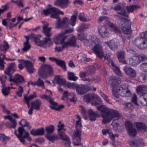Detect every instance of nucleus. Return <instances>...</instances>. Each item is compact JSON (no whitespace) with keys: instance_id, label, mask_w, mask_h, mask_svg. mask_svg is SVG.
<instances>
[{"instance_id":"f8f14e48","label":"nucleus","mask_w":147,"mask_h":147,"mask_svg":"<svg viewBox=\"0 0 147 147\" xmlns=\"http://www.w3.org/2000/svg\"><path fill=\"white\" fill-rule=\"evenodd\" d=\"M137 91L138 94L140 95V96H143L144 100L146 102L147 105V99L144 97L146 94L147 92L146 86L144 85H140L137 87Z\"/></svg>"},{"instance_id":"69168bd1","label":"nucleus","mask_w":147,"mask_h":147,"mask_svg":"<svg viewBox=\"0 0 147 147\" xmlns=\"http://www.w3.org/2000/svg\"><path fill=\"white\" fill-rule=\"evenodd\" d=\"M117 120H114L112 122V125L113 128H116L117 129L119 126V123L115 122V121Z\"/></svg>"},{"instance_id":"7c9ffc66","label":"nucleus","mask_w":147,"mask_h":147,"mask_svg":"<svg viewBox=\"0 0 147 147\" xmlns=\"http://www.w3.org/2000/svg\"><path fill=\"white\" fill-rule=\"evenodd\" d=\"M82 129L81 127H77V126L76 127V129L75 131V133L73 134V135L79 139V140L80 141H81V135L82 132Z\"/></svg>"},{"instance_id":"72a5a7b5","label":"nucleus","mask_w":147,"mask_h":147,"mask_svg":"<svg viewBox=\"0 0 147 147\" xmlns=\"http://www.w3.org/2000/svg\"><path fill=\"white\" fill-rule=\"evenodd\" d=\"M67 75L68 79L69 80L75 81L78 78L77 77L75 76V74L73 72H68L67 73Z\"/></svg>"},{"instance_id":"f3484780","label":"nucleus","mask_w":147,"mask_h":147,"mask_svg":"<svg viewBox=\"0 0 147 147\" xmlns=\"http://www.w3.org/2000/svg\"><path fill=\"white\" fill-rule=\"evenodd\" d=\"M69 3V0H56L54 3V5L62 8H65L68 6Z\"/></svg>"},{"instance_id":"4d7b16f0","label":"nucleus","mask_w":147,"mask_h":147,"mask_svg":"<svg viewBox=\"0 0 147 147\" xmlns=\"http://www.w3.org/2000/svg\"><path fill=\"white\" fill-rule=\"evenodd\" d=\"M140 36H141L140 38H142L144 40H147V31L145 32H143L141 33Z\"/></svg>"},{"instance_id":"6e6d98bb","label":"nucleus","mask_w":147,"mask_h":147,"mask_svg":"<svg viewBox=\"0 0 147 147\" xmlns=\"http://www.w3.org/2000/svg\"><path fill=\"white\" fill-rule=\"evenodd\" d=\"M36 129L37 136H41L44 134L45 131L43 127Z\"/></svg>"},{"instance_id":"4c0bfd02","label":"nucleus","mask_w":147,"mask_h":147,"mask_svg":"<svg viewBox=\"0 0 147 147\" xmlns=\"http://www.w3.org/2000/svg\"><path fill=\"white\" fill-rule=\"evenodd\" d=\"M56 9L55 7H51L46 9H44L43 10V13L45 16H47L50 13H52L53 12H54Z\"/></svg>"},{"instance_id":"a211bd4d","label":"nucleus","mask_w":147,"mask_h":147,"mask_svg":"<svg viewBox=\"0 0 147 147\" xmlns=\"http://www.w3.org/2000/svg\"><path fill=\"white\" fill-rule=\"evenodd\" d=\"M15 134L20 141L23 144H24L25 143V139H26L29 142L32 140V138L30 136V135L28 132H26V134L22 137H21L19 134H18L16 131H15Z\"/></svg>"},{"instance_id":"393cba45","label":"nucleus","mask_w":147,"mask_h":147,"mask_svg":"<svg viewBox=\"0 0 147 147\" xmlns=\"http://www.w3.org/2000/svg\"><path fill=\"white\" fill-rule=\"evenodd\" d=\"M129 64L130 65L136 66L139 64V61L138 60L137 56L132 57L129 59Z\"/></svg>"},{"instance_id":"a878e982","label":"nucleus","mask_w":147,"mask_h":147,"mask_svg":"<svg viewBox=\"0 0 147 147\" xmlns=\"http://www.w3.org/2000/svg\"><path fill=\"white\" fill-rule=\"evenodd\" d=\"M4 59H7L5 55L0 53V69L3 70L5 67V64H6L4 61Z\"/></svg>"},{"instance_id":"f257e3e1","label":"nucleus","mask_w":147,"mask_h":147,"mask_svg":"<svg viewBox=\"0 0 147 147\" xmlns=\"http://www.w3.org/2000/svg\"><path fill=\"white\" fill-rule=\"evenodd\" d=\"M85 42L89 46L94 45V47L92 49L94 53L100 58L102 59L103 57L105 60H107L109 63L110 62L111 59H110V56L107 55H104L102 46L98 43V39L96 36H93L91 39L86 40Z\"/></svg>"},{"instance_id":"a19ab883","label":"nucleus","mask_w":147,"mask_h":147,"mask_svg":"<svg viewBox=\"0 0 147 147\" xmlns=\"http://www.w3.org/2000/svg\"><path fill=\"white\" fill-rule=\"evenodd\" d=\"M11 20H7V19H4L2 21V25L5 26H12L13 22L11 21Z\"/></svg>"},{"instance_id":"aec40b11","label":"nucleus","mask_w":147,"mask_h":147,"mask_svg":"<svg viewBox=\"0 0 147 147\" xmlns=\"http://www.w3.org/2000/svg\"><path fill=\"white\" fill-rule=\"evenodd\" d=\"M123 69L125 73L128 75L133 78L136 76V71L132 68L125 66L124 67Z\"/></svg>"},{"instance_id":"c9c22d12","label":"nucleus","mask_w":147,"mask_h":147,"mask_svg":"<svg viewBox=\"0 0 147 147\" xmlns=\"http://www.w3.org/2000/svg\"><path fill=\"white\" fill-rule=\"evenodd\" d=\"M121 96L122 97H129L131 95V93L130 91L129 90H123L121 88Z\"/></svg>"},{"instance_id":"58836bf2","label":"nucleus","mask_w":147,"mask_h":147,"mask_svg":"<svg viewBox=\"0 0 147 147\" xmlns=\"http://www.w3.org/2000/svg\"><path fill=\"white\" fill-rule=\"evenodd\" d=\"M139 7V6L136 5H131L126 7L127 9L129 12H132Z\"/></svg>"},{"instance_id":"09e8293b","label":"nucleus","mask_w":147,"mask_h":147,"mask_svg":"<svg viewBox=\"0 0 147 147\" xmlns=\"http://www.w3.org/2000/svg\"><path fill=\"white\" fill-rule=\"evenodd\" d=\"M18 131L19 135L21 137H22L23 136H22L24 133H25V134L26 132H28L26 131V130L24 129V127L22 126L19 127L18 129Z\"/></svg>"},{"instance_id":"13d9d810","label":"nucleus","mask_w":147,"mask_h":147,"mask_svg":"<svg viewBox=\"0 0 147 147\" xmlns=\"http://www.w3.org/2000/svg\"><path fill=\"white\" fill-rule=\"evenodd\" d=\"M140 68L144 71L147 72V63H142L140 66Z\"/></svg>"},{"instance_id":"774afa93","label":"nucleus","mask_w":147,"mask_h":147,"mask_svg":"<svg viewBox=\"0 0 147 147\" xmlns=\"http://www.w3.org/2000/svg\"><path fill=\"white\" fill-rule=\"evenodd\" d=\"M72 94L73 97L72 98H70L69 99L70 101L71 102H76L77 101V99L76 97L75 94L74 93H72Z\"/></svg>"},{"instance_id":"9b49d317","label":"nucleus","mask_w":147,"mask_h":147,"mask_svg":"<svg viewBox=\"0 0 147 147\" xmlns=\"http://www.w3.org/2000/svg\"><path fill=\"white\" fill-rule=\"evenodd\" d=\"M134 44L141 49H144L147 48V40H144L140 37L136 38Z\"/></svg>"},{"instance_id":"7ed1b4c3","label":"nucleus","mask_w":147,"mask_h":147,"mask_svg":"<svg viewBox=\"0 0 147 147\" xmlns=\"http://www.w3.org/2000/svg\"><path fill=\"white\" fill-rule=\"evenodd\" d=\"M15 65L14 63L9 64L4 73L9 76V80L10 82H13L17 86H19L25 82V80L23 76L18 74H16L13 78H12V75L15 71Z\"/></svg>"},{"instance_id":"39448f33","label":"nucleus","mask_w":147,"mask_h":147,"mask_svg":"<svg viewBox=\"0 0 147 147\" xmlns=\"http://www.w3.org/2000/svg\"><path fill=\"white\" fill-rule=\"evenodd\" d=\"M67 37L63 34H58L54 38L53 40L56 44L60 43L61 45L63 48L69 47H76L77 38L75 36L70 37L67 41L65 42L64 40Z\"/></svg>"},{"instance_id":"6e6552de","label":"nucleus","mask_w":147,"mask_h":147,"mask_svg":"<svg viewBox=\"0 0 147 147\" xmlns=\"http://www.w3.org/2000/svg\"><path fill=\"white\" fill-rule=\"evenodd\" d=\"M57 126L58 127L57 130L59 138L65 142V145L67 147H71L70 146L71 142L69 138L61 131L62 129L65 130V129L63 128L64 126V124H58Z\"/></svg>"},{"instance_id":"20e7f679","label":"nucleus","mask_w":147,"mask_h":147,"mask_svg":"<svg viewBox=\"0 0 147 147\" xmlns=\"http://www.w3.org/2000/svg\"><path fill=\"white\" fill-rule=\"evenodd\" d=\"M51 14L50 16L51 18L57 19V22L56 23V28H57L65 27L67 23L73 26H74L76 24L77 18L76 16L75 15H73L71 17L70 20L65 17L63 18L62 21H61L60 18H59L57 12H53Z\"/></svg>"},{"instance_id":"2eb2a0df","label":"nucleus","mask_w":147,"mask_h":147,"mask_svg":"<svg viewBox=\"0 0 147 147\" xmlns=\"http://www.w3.org/2000/svg\"><path fill=\"white\" fill-rule=\"evenodd\" d=\"M98 32L101 36L103 37H107L109 33L107 28L105 26H100L98 27Z\"/></svg>"},{"instance_id":"680f3d73","label":"nucleus","mask_w":147,"mask_h":147,"mask_svg":"<svg viewBox=\"0 0 147 147\" xmlns=\"http://www.w3.org/2000/svg\"><path fill=\"white\" fill-rule=\"evenodd\" d=\"M137 98L136 96V95H134L132 97L131 100L132 102L133 103H134L135 105H138Z\"/></svg>"},{"instance_id":"f704fd0d","label":"nucleus","mask_w":147,"mask_h":147,"mask_svg":"<svg viewBox=\"0 0 147 147\" xmlns=\"http://www.w3.org/2000/svg\"><path fill=\"white\" fill-rule=\"evenodd\" d=\"M47 40H45V38L42 40H40L38 38L34 40L35 44L38 46H42L43 45H45Z\"/></svg>"},{"instance_id":"c756f323","label":"nucleus","mask_w":147,"mask_h":147,"mask_svg":"<svg viewBox=\"0 0 147 147\" xmlns=\"http://www.w3.org/2000/svg\"><path fill=\"white\" fill-rule=\"evenodd\" d=\"M78 17L79 20L83 22H87L90 21L91 19L87 17V16L85 15V14L83 13H80Z\"/></svg>"},{"instance_id":"3c124183","label":"nucleus","mask_w":147,"mask_h":147,"mask_svg":"<svg viewBox=\"0 0 147 147\" xmlns=\"http://www.w3.org/2000/svg\"><path fill=\"white\" fill-rule=\"evenodd\" d=\"M107 44L110 49L113 50L116 47L115 43L113 40H111L107 42Z\"/></svg>"},{"instance_id":"052dcab7","label":"nucleus","mask_w":147,"mask_h":147,"mask_svg":"<svg viewBox=\"0 0 147 147\" xmlns=\"http://www.w3.org/2000/svg\"><path fill=\"white\" fill-rule=\"evenodd\" d=\"M87 75V72L86 71H81L80 72L79 76L82 79L86 78Z\"/></svg>"},{"instance_id":"0e129e2a","label":"nucleus","mask_w":147,"mask_h":147,"mask_svg":"<svg viewBox=\"0 0 147 147\" xmlns=\"http://www.w3.org/2000/svg\"><path fill=\"white\" fill-rule=\"evenodd\" d=\"M74 31L73 28H70L68 30H65L64 32H61L59 34H63L65 35V34L67 33H70L73 32Z\"/></svg>"},{"instance_id":"b1692460","label":"nucleus","mask_w":147,"mask_h":147,"mask_svg":"<svg viewBox=\"0 0 147 147\" xmlns=\"http://www.w3.org/2000/svg\"><path fill=\"white\" fill-rule=\"evenodd\" d=\"M49 26L48 23H47L46 24H44L42 26V29L44 33L47 37H49L51 36V34L50 33L51 28H48Z\"/></svg>"},{"instance_id":"0eeeda50","label":"nucleus","mask_w":147,"mask_h":147,"mask_svg":"<svg viewBox=\"0 0 147 147\" xmlns=\"http://www.w3.org/2000/svg\"><path fill=\"white\" fill-rule=\"evenodd\" d=\"M39 75L43 79L53 74V68L49 65H42L38 70Z\"/></svg>"},{"instance_id":"dca6fc26","label":"nucleus","mask_w":147,"mask_h":147,"mask_svg":"<svg viewBox=\"0 0 147 147\" xmlns=\"http://www.w3.org/2000/svg\"><path fill=\"white\" fill-rule=\"evenodd\" d=\"M90 120L91 121H95L96 118L100 117V115L97 111H94L93 109H89L88 111Z\"/></svg>"},{"instance_id":"412c9836","label":"nucleus","mask_w":147,"mask_h":147,"mask_svg":"<svg viewBox=\"0 0 147 147\" xmlns=\"http://www.w3.org/2000/svg\"><path fill=\"white\" fill-rule=\"evenodd\" d=\"M98 96L96 94H88L83 96V99L86 102H90L94 99H98Z\"/></svg>"},{"instance_id":"603ef678","label":"nucleus","mask_w":147,"mask_h":147,"mask_svg":"<svg viewBox=\"0 0 147 147\" xmlns=\"http://www.w3.org/2000/svg\"><path fill=\"white\" fill-rule=\"evenodd\" d=\"M99 93L100 95L103 99L108 103H110L109 100L108 98V96L102 92L101 90H100Z\"/></svg>"},{"instance_id":"6ab92c4d","label":"nucleus","mask_w":147,"mask_h":147,"mask_svg":"<svg viewBox=\"0 0 147 147\" xmlns=\"http://www.w3.org/2000/svg\"><path fill=\"white\" fill-rule=\"evenodd\" d=\"M135 123L139 131L142 133H144L146 131L147 127L145 124L141 122H137Z\"/></svg>"},{"instance_id":"5701e85b","label":"nucleus","mask_w":147,"mask_h":147,"mask_svg":"<svg viewBox=\"0 0 147 147\" xmlns=\"http://www.w3.org/2000/svg\"><path fill=\"white\" fill-rule=\"evenodd\" d=\"M42 104L41 100L39 99H37L31 102V106L36 110H38L40 109Z\"/></svg>"},{"instance_id":"e433bc0d","label":"nucleus","mask_w":147,"mask_h":147,"mask_svg":"<svg viewBox=\"0 0 147 147\" xmlns=\"http://www.w3.org/2000/svg\"><path fill=\"white\" fill-rule=\"evenodd\" d=\"M55 80L56 83L59 85H63L65 83V80L60 78L59 76H55Z\"/></svg>"},{"instance_id":"37998d69","label":"nucleus","mask_w":147,"mask_h":147,"mask_svg":"<svg viewBox=\"0 0 147 147\" xmlns=\"http://www.w3.org/2000/svg\"><path fill=\"white\" fill-rule=\"evenodd\" d=\"M10 88L8 87H3L2 89V93L3 95L5 96H7L9 93Z\"/></svg>"},{"instance_id":"864d4df0","label":"nucleus","mask_w":147,"mask_h":147,"mask_svg":"<svg viewBox=\"0 0 147 147\" xmlns=\"http://www.w3.org/2000/svg\"><path fill=\"white\" fill-rule=\"evenodd\" d=\"M19 88H18V91L16 92V94L18 95L20 97H21L22 94L23 92V89L22 86L19 85Z\"/></svg>"},{"instance_id":"c85d7f7f","label":"nucleus","mask_w":147,"mask_h":147,"mask_svg":"<svg viewBox=\"0 0 147 147\" xmlns=\"http://www.w3.org/2000/svg\"><path fill=\"white\" fill-rule=\"evenodd\" d=\"M19 124L22 127H26L29 129H30L32 126L30 124V123L28 122L26 120L24 119H22L19 122Z\"/></svg>"},{"instance_id":"f03ea898","label":"nucleus","mask_w":147,"mask_h":147,"mask_svg":"<svg viewBox=\"0 0 147 147\" xmlns=\"http://www.w3.org/2000/svg\"><path fill=\"white\" fill-rule=\"evenodd\" d=\"M97 109L100 111L101 116L103 118L102 122L105 124L109 123L115 117L121 116V114L118 111L105 107L103 105L98 107Z\"/></svg>"},{"instance_id":"de8ad7c7","label":"nucleus","mask_w":147,"mask_h":147,"mask_svg":"<svg viewBox=\"0 0 147 147\" xmlns=\"http://www.w3.org/2000/svg\"><path fill=\"white\" fill-rule=\"evenodd\" d=\"M30 47L31 46L29 43L24 42V47L22 50L24 52H26L30 49Z\"/></svg>"},{"instance_id":"4468645a","label":"nucleus","mask_w":147,"mask_h":147,"mask_svg":"<svg viewBox=\"0 0 147 147\" xmlns=\"http://www.w3.org/2000/svg\"><path fill=\"white\" fill-rule=\"evenodd\" d=\"M131 23L129 21H126L125 23L122 24L121 29L124 33L126 34L129 35L131 33L130 30Z\"/></svg>"},{"instance_id":"c03bdc74","label":"nucleus","mask_w":147,"mask_h":147,"mask_svg":"<svg viewBox=\"0 0 147 147\" xmlns=\"http://www.w3.org/2000/svg\"><path fill=\"white\" fill-rule=\"evenodd\" d=\"M35 92H34L33 94L30 95L28 97L26 95H25L24 96V100H26L30 101V100L33 99L34 97H36L37 96L35 95Z\"/></svg>"},{"instance_id":"bb28decb","label":"nucleus","mask_w":147,"mask_h":147,"mask_svg":"<svg viewBox=\"0 0 147 147\" xmlns=\"http://www.w3.org/2000/svg\"><path fill=\"white\" fill-rule=\"evenodd\" d=\"M45 136L46 138L48 139L49 141L51 142L52 143H53L55 140L58 139V136L55 134H46Z\"/></svg>"},{"instance_id":"79ce46f5","label":"nucleus","mask_w":147,"mask_h":147,"mask_svg":"<svg viewBox=\"0 0 147 147\" xmlns=\"http://www.w3.org/2000/svg\"><path fill=\"white\" fill-rule=\"evenodd\" d=\"M89 27L88 25L87 24L82 23L81 24L78 29L79 32L83 31L85 29H87Z\"/></svg>"},{"instance_id":"5fc2aeb1","label":"nucleus","mask_w":147,"mask_h":147,"mask_svg":"<svg viewBox=\"0 0 147 147\" xmlns=\"http://www.w3.org/2000/svg\"><path fill=\"white\" fill-rule=\"evenodd\" d=\"M131 142H136V144L134 146V147H138L140 145H143L144 144V142L142 140H135Z\"/></svg>"},{"instance_id":"338daca9","label":"nucleus","mask_w":147,"mask_h":147,"mask_svg":"<svg viewBox=\"0 0 147 147\" xmlns=\"http://www.w3.org/2000/svg\"><path fill=\"white\" fill-rule=\"evenodd\" d=\"M45 40H47L45 45H47L48 44L49 45V46L50 45H51L53 44V42L51 41V38H45Z\"/></svg>"},{"instance_id":"473e14b6","label":"nucleus","mask_w":147,"mask_h":147,"mask_svg":"<svg viewBox=\"0 0 147 147\" xmlns=\"http://www.w3.org/2000/svg\"><path fill=\"white\" fill-rule=\"evenodd\" d=\"M56 64L62 68L64 71L66 70L65 62L62 60L58 59Z\"/></svg>"},{"instance_id":"423d86ee","label":"nucleus","mask_w":147,"mask_h":147,"mask_svg":"<svg viewBox=\"0 0 147 147\" xmlns=\"http://www.w3.org/2000/svg\"><path fill=\"white\" fill-rule=\"evenodd\" d=\"M107 82L111 85V88L113 91V95L117 98L121 96V88L118 86L121 83V81L115 76H111L108 79Z\"/></svg>"},{"instance_id":"49530a36","label":"nucleus","mask_w":147,"mask_h":147,"mask_svg":"<svg viewBox=\"0 0 147 147\" xmlns=\"http://www.w3.org/2000/svg\"><path fill=\"white\" fill-rule=\"evenodd\" d=\"M139 62L145 61L147 60V57L144 55H141L137 56Z\"/></svg>"},{"instance_id":"bf43d9fd","label":"nucleus","mask_w":147,"mask_h":147,"mask_svg":"<svg viewBox=\"0 0 147 147\" xmlns=\"http://www.w3.org/2000/svg\"><path fill=\"white\" fill-rule=\"evenodd\" d=\"M50 95L48 96L45 94H43L39 96V97L40 98L43 99H46L47 101H48L50 99Z\"/></svg>"},{"instance_id":"a18cd8bd","label":"nucleus","mask_w":147,"mask_h":147,"mask_svg":"<svg viewBox=\"0 0 147 147\" xmlns=\"http://www.w3.org/2000/svg\"><path fill=\"white\" fill-rule=\"evenodd\" d=\"M108 25L113 29L115 32L119 33L121 32V31L118 29V28L111 22H109Z\"/></svg>"},{"instance_id":"e2e57ef3","label":"nucleus","mask_w":147,"mask_h":147,"mask_svg":"<svg viewBox=\"0 0 147 147\" xmlns=\"http://www.w3.org/2000/svg\"><path fill=\"white\" fill-rule=\"evenodd\" d=\"M109 136H110V138L111 140L112 141H114L115 140V136L116 135H114L113 133L112 132V131L110 130L109 133H108Z\"/></svg>"},{"instance_id":"cd10ccee","label":"nucleus","mask_w":147,"mask_h":147,"mask_svg":"<svg viewBox=\"0 0 147 147\" xmlns=\"http://www.w3.org/2000/svg\"><path fill=\"white\" fill-rule=\"evenodd\" d=\"M5 44L0 45V49L1 51L3 52V53L5 54L7 50L9 48V46L7 42L5 40L3 41Z\"/></svg>"},{"instance_id":"ea45409f","label":"nucleus","mask_w":147,"mask_h":147,"mask_svg":"<svg viewBox=\"0 0 147 147\" xmlns=\"http://www.w3.org/2000/svg\"><path fill=\"white\" fill-rule=\"evenodd\" d=\"M54 130V127L53 125H51L45 127V131L47 133V134H51L53 133Z\"/></svg>"},{"instance_id":"2f4dec72","label":"nucleus","mask_w":147,"mask_h":147,"mask_svg":"<svg viewBox=\"0 0 147 147\" xmlns=\"http://www.w3.org/2000/svg\"><path fill=\"white\" fill-rule=\"evenodd\" d=\"M10 138V137L6 136L4 134L0 133V141L3 143L6 144Z\"/></svg>"},{"instance_id":"8fccbe9b","label":"nucleus","mask_w":147,"mask_h":147,"mask_svg":"<svg viewBox=\"0 0 147 147\" xmlns=\"http://www.w3.org/2000/svg\"><path fill=\"white\" fill-rule=\"evenodd\" d=\"M36 86H38L44 87V82L40 78H38L37 81L36 82Z\"/></svg>"},{"instance_id":"1a4fd4ad","label":"nucleus","mask_w":147,"mask_h":147,"mask_svg":"<svg viewBox=\"0 0 147 147\" xmlns=\"http://www.w3.org/2000/svg\"><path fill=\"white\" fill-rule=\"evenodd\" d=\"M18 62L20 63L18 65V67L20 69L22 70L23 69L24 67L22 64H23L24 65L28 71L29 73H32L33 72L34 70L33 67V64L30 61L19 59Z\"/></svg>"},{"instance_id":"ddd939ff","label":"nucleus","mask_w":147,"mask_h":147,"mask_svg":"<svg viewBox=\"0 0 147 147\" xmlns=\"http://www.w3.org/2000/svg\"><path fill=\"white\" fill-rule=\"evenodd\" d=\"M76 88L77 93L80 95L86 93L89 90L88 86L87 85H77L76 86Z\"/></svg>"},{"instance_id":"4be33fe9","label":"nucleus","mask_w":147,"mask_h":147,"mask_svg":"<svg viewBox=\"0 0 147 147\" xmlns=\"http://www.w3.org/2000/svg\"><path fill=\"white\" fill-rule=\"evenodd\" d=\"M125 52L124 51H119L117 53V58L120 62H121L124 64H126L127 63L124 59Z\"/></svg>"},{"instance_id":"9d476101","label":"nucleus","mask_w":147,"mask_h":147,"mask_svg":"<svg viewBox=\"0 0 147 147\" xmlns=\"http://www.w3.org/2000/svg\"><path fill=\"white\" fill-rule=\"evenodd\" d=\"M125 126L128 135L132 137L136 136L137 131L135 127H134L132 123L130 121H127L125 123Z\"/></svg>"}]
</instances>
